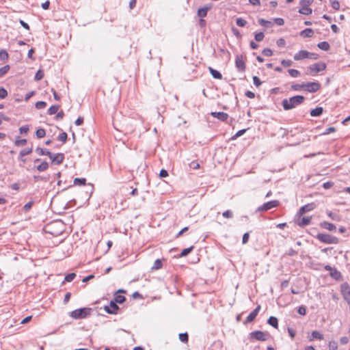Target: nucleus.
I'll return each mask as SVG.
<instances>
[{
  "label": "nucleus",
  "instance_id": "1",
  "mask_svg": "<svg viewBox=\"0 0 350 350\" xmlns=\"http://www.w3.org/2000/svg\"><path fill=\"white\" fill-rule=\"evenodd\" d=\"M304 100V97L303 96H295L288 99H284L282 100V106L284 110H290L301 104Z\"/></svg>",
  "mask_w": 350,
  "mask_h": 350
},
{
  "label": "nucleus",
  "instance_id": "2",
  "mask_svg": "<svg viewBox=\"0 0 350 350\" xmlns=\"http://www.w3.org/2000/svg\"><path fill=\"white\" fill-rule=\"evenodd\" d=\"M91 311L90 308H83L75 310L70 313V316L75 319H84L87 317Z\"/></svg>",
  "mask_w": 350,
  "mask_h": 350
},
{
  "label": "nucleus",
  "instance_id": "3",
  "mask_svg": "<svg viewBox=\"0 0 350 350\" xmlns=\"http://www.w3.org/2000/svg\"><path fill=\"white\" fill-rule=\"evenodd\" d=\"M317 237L320 241L327 244H337L339 242L337 237L325 233H319Z\"/></svg>",
  "mask_w": 350,
  "mask_h": 350
},
{
  "label": "nucleus",
  "instance_id": "4",
  "mask_svg": "<svg viewBox=\"0 0 350 350\" xmlns=\"http://www.w3.org/2000/svg\"><path fill=\"white\" fill-rule=\"evenodd\" d=\"M326 68V64L323 62H318L310 65L308 67L310 74L311 75H315L317 73L324 70Z\"/></svg>",
  "mask_w": 350,
  "mask_h": 350
},
{
  "label": "nucleus",
  "instance_id": "5",
  "mask_svg": "<svg viewBox=\"0 0 350 350\" xmlns=\"http://www.w3.org/2000/svg\"><path fill=\"white\" fill-rule=\"evenodd\" d=\"M321 88V85L318 82H309L304 83V90L314 93Z\"/></svg>",
  "mask_w": 350,
  "mask_h": 350
},
{
  "label": "nucleus",
  "instance_id": "6",
  "mask_svg": "<svg viewBox=\"0 0 350 350\" xmlns=\"http://www.w3.org/2000/svg\"><path fill=\"white\" fill-rule=\"evenodd\" d=\"M278 204H279V202L278 200H272V201L268 202L267 203H265L262 206H259L257 210L258 211H267L272 208L278 206Z\"/></svg>",
  "mask_w": 350,
  "mask_h": 350
},
{
  "label": "nucleus",
  "instance_id": "7",
  "mask_svg": "<svg viewBox=\"0 0 350 350\" xmlns=\"http://www.w3.org/2000/svg\"><path fill=\"white\" fill-rule=\"evenodd\" d=\"M235 65H236V67L237 68L241 71V72H243L245 70V62L243 60V56L241 55H238L236 56V58H235Z\"/></svg>",
  "mask_w": 350,
  "mask_h": 350
},
{
  "label": "nucleus",
  "instance_id": "8",
  "mask_svg": "<svg viewBox=\"0 0 350 350\" xmlns=\"http://www.w3.org/2000/svg\"><path fill=\"white\" fill-rule=\"evenodd\" d=\"M310 56L311 55L310 52L306 50H301L294 55V59L295 61H300L304 59H306Z\"/></svg>",
  "mask_w": 350,
  "mask_h": 350
},
{
  "label": "nucleus",
  "instance_id": "9",
  "mask_svg": "<svg viewBox=\"0 0 350 350\" xmlns=\"http://www.w3.org/2000/svg\"><path fill=\"white\" fill-rule=\"evenodd\" d=\"M251 337L257 340L265 341L267 340V334L261 331H255L250 334Z\"/></svg>",
  "mask_w": 350,
  "mask_h": 350
},
{
  "label": "nucleus",
  "instance_id": "10",
  "mask_svg": "<svg viewBox=\"0 0 350 350\" xmlns=\"http://www.w3.org/2000/svg\"><path fill=\"white\" fill-rule=\"evenodd\" d=\"M118 310V306L114 301H111L109 305L105 307V310L109 314H116Z\"/></svg>",
  "mask_w": 350,
  "mask_h": 350
},
{
  "label": "nucleus",
  "instance_id": "11",
  "mask_svg": "<svg viewBox=\"0 0 350 350\" xmlns=\"http://www.w3.org/2000/svg\"><path fill=\"white\" fill-rule=\"evenodd\" d=\"M341 293L345 300L347 303L350 302V288L347 284H343L341 286Z\"/></svg>",
  "mask_w": 350,
  "mask_h": 350
},
{
  "label": "nucleus",
  "instance_id": "12",
  "mask_svg": "<svg viewBox=\"0 0 350 350\" xmlns=\"http://www.w3.org/2000/svg\"><path fill=\"white\" fill-rule=\"evenodd\" d=\"M316 207V205L314 203H309L304 206H303L298 211V215H301L304 214L306 212L311 211Z\"/></svg>",
  "mask_w": 350,
  "mask_h": 350
},
{
  "label": "nucleus",
  "instance_id": "13",
  "mask_svg": "<svg viewBox=\"0 0 350 350\" xmlns=\"http://www.w3.org/2000/svg\"><path fill=\"white\" fill-rule=\"evenodd\" d=\"M260 310V306L258 305L250 314L247 317L245 323H250L254 320Z\"/></svg>",
  "mask_w": 350,
  "mask_h": 350
},
{
  "label": "nucleus",
  "instance_id": "14",
  "mask_svg": "<svg viewBox=\"0 0 350 350\" xmlns=\"http://www.w3.org/2000/svg\"><path fill=\"white\" fill-rule=\"evenodd\" d=\"M49 158L52 160V162H53L56 164H60L61 163H62L64 157V154L62 153H57V154H52L51 153V156Z\"/></svg>",
  "mask_w": 350,
  "mask_h": 350
},
{
  "label": "nucleus",
  "instance_id": "15",
  "mask_svg": "<svg viewBox=\"0 0 350 350\" xmlns=\"http://www.w3.org/2000/svg\"><path fill=\"white\" fill-rule=\"evenodd\" d=\"M211 116L221 121H226L228 118V113L224 112H211Z\"/></svg>",
  "mask_w": 350,
  "mask_h": 350
},
{
  "label": "nucleus",
  "instance_id": "16",
  "mask_svg": "<svg viewBox=\"0 0 350 350\" xmlns=\"http://www.w3.org/2000/svg\"><path fill=\"white\" fill-rule=\"evenodd\" d=\"M211 8V5H206L203 8L198 9V16H200V18L205 17L207 14L208 10H210Z\"/></svg>",
  "mask_w": 350,
  "mask_h": 350
},
{
  "label": "nucleus",
  "instance_id": "17",
  "mask_svg": "<svg viewBox=\"0 0 350 350\" xmlns=\"http://www.w3.org/2000/svg\"><path fill=\"white\" fill-rule=\"evenodd\" d=\"M321 227L324 228L326 230H328L329 231H334L336 230V228L335 225H334L332 223L327 222V221H323L321 224Z\"/></svg>",
  "mask_w": 350,
  "mask_h": 350
},
{
  "label": "nucleus",
  "instance_id": "18",
  "mask_svg": "<svg viewBox=\"0 0 350 350\" xmlns=\"http://www.w3.org/2000/svg\"><path fill=\"white\" fill-rule=\"evenodd\" d=\"M208 70L213 78L217 79H221L222 75L219 71L213 69L211 67H209Z\"/></svg>",
  "mask_w": 350,
  "mask_h": 350
},
{
  "label": "nucleus",
  "instance_id": "19",
  "mask_svg": "<svg viewBox=\"0 0 350 350\" xmlns=\"http://www.w3.org/2000/svg\"><path fill=\"white\" fill-rule=\"evenodd\" d=\"M313 30L308 28L301 31L300 35L304 38H310L313 35Z\"/></svg>",
  "mask_w": 350,
  "mask_h": 350
},
{
  "label": "nucleus",
  "instance_id": "20",
  "mask_svg": "<svg viewBox=\"0 0 350 350\" xmlns=\"http://www.w3.org/2000/svg\"><path fill=\"white\" fill-rule=\"evenodd\" d=\"M323 111V109L321 107H316L310 111V116L314 117L319 116L322 114Z\"/></svg>",
  "mask_w": 350,
  "mask_h": 350
},
{
  "label": "nucleus",
  "instance_id": "21",
  "mask_svg": "<svg viewBox=\"0 0 350 350\" xmlns=\"http://www.w3.org/2000/svg\"><path fill=\"white\" fill-rule=\"evenodd\" d=\"M301 8L299 9V12L301 14L308 15L312 13V9L308 6L301 5Z\"/></svg>",
  "mask_w": 350,
  "mask_h": 350
},
{
  "label": "nucleus",
  "instance_id": "22",
  "mask_svg": "<svg viewBox=\"0 0 350 350\" xmlns=\"http://www.w3.org/2000/svg\"><path fill=\"white\" fill-rule=\"evenodd\" d=\"M317 46L320 49L325 51H328L329 49V48H330L329 44L327 42H325V41L319 42L317 44Z\"/></svg>",
  "mask_w": 350,
  "mask_h": 350
},
{
  "label": "nucleus",
  "instance_id": "23",
  "mask_svg": "<svg viewBox=\"0 0 350 350\" xmlns=\"http://www.w3.org/2000/svg\"><path fill=\"white\" fill-rule=\"evenodd\" d=\"M267 323L275 328L278 327V321L276 317H270L267 321Z\"/></svg>",
  "mask_w": 350,
  "mask_h": 350
},
{
  "label": "nucleus",
  "instance_id": "24",
  "mask_svg": "<svg viewBox=\"0 0 350 350\" xmlns=\"http://www.w3.org/2000/svg\"><path fill=\"white\" fill-rule=\"evenodd\" d=\"M36 152L40 155H47L49 157L51 156V152L47 150H44L42 148H37Z\"/></svg>",
  "mask_w": 350,
  "mask_h": 350
},
{
  "label": "nucleus",
  "instance_id": "25",
  "mask_svg": "<svg viewBox=\"0 0 350 350\" xmlns=\"http://www.w3.org/2000/svg\"><path fill=\"white\" fill-rule=\"evenodd\" d=\"M330 275L332 278H335L336 280H339L341 278L340 273L335 269H332L330 271Z\"/></svg>",
  "mask_w": 350,
  "mask_h": 350
},
{
  "label": "nucleus",
  "instance_id": "26",
  "mask_svg": "<svg viewBox=\"0 0 350 350\" xmlns=\"http://www.w3.org/2000/svg\"><path fill=\"white\" fill-rule=\"evenodd\" d=\"M247 22L243 19V18H236V24L239 27H245L247 25Z\"/></svg>",
  "mask_w": 350,
  "mask_h": 350
},
{
  "label": "nucleus",
  "instance_id": "27",
  "mask_svg": "<svg viewBox=\"0 0 350 350\" xmlns=\"http://www.w3.org/2000/svg\"><path fill=\"white\" fill-rule=\"evenodd\" d=\"M49 167V164L46 161H44L42 163H41L38 167H37V170L39 171V172H43V171H45Z\"/></svg>",
  "mask_w": 350,
  "mask_h": 350
},
{
  "label": "nucleus",
  "instance_id": "28",
  "mask_svg": "<svg viewBox=\"0 0 350 350\" xmlns=\"http://www.w3.org/2000/svg\"><path fill=\"white\" fill-rule=\"evenodd\" d=\"M311 217H304L301 218V221L299 222V226H306L310 224Z\"/></svg>",
  "mask_w": 350,
  "mask_h": 350
},
{
  "label": "nucleus",
  "instance_id": "29",
  "mask_svg": "<svg viewBox=\"0 0 350 350\" xmlns=\"http://www.w3.org/2000/svg\"><path fill=\"white\" fill-rule=\"evenodd\" d=\"M312 339H314V338L319 339V340L323 339V335L318 331H313L312 332Z\"/></svg>",
  "mask_w": 350,
  "mask_h": 350
},
{
  "label": "nucleus",
  "instance_id": "30",
  "mask_svg": "<svg viewBox=\"0 0 350 350\" xmlns=\"http://www.w3.org/2000/svg\"><path fill=\"white\" fill-rule=\"evenodd\" d=\"M162 267V262L160 259H157L154 264H153V266L152 267V269H159Z\"/></svg>",
  "mask_w": 350,
  "mask_h": 350
},
{
  "label": "nucleus",
  "instance_id": "31",
  "mask_svg": "<svg viewBox=\"0 0 350 350\" xmlns=\"http://www.w3.org/2000/svg\"><path fill=\"white\" fill-rule=\"evenodd\" d=\"M288 72L292 77L294 78L298 77L300 75L299 71L296 69H289Z\"/></svg>",
  "mask_w": 350,
  "mask_h": 350
},
{
  "label": "nucleus",
  "instance_id": "32",
  "mask_svg": "<svg viewBox=\"0 0 350 350\" xmlns=\"http://www.w3.org/2000/svg\"><path fill=\"white\" fill-rule=\"evenodd\" d=\"M36 135L38 138H42L46 135L45 130L43 129H38L36 132Z\"/></svg>",
  "mask_w": 350,
  "mask_h": 350
},
{
  "label": "nucleus",
  "instance_id": "33",
  "mask_svg": "<svg viewBox=\"0 0 350 350\" xmlns=\"http://www.w3.org/2000/svg\"><path fill=\"white\" fill-rule=\"evenodd\" d=\"M258 23L260 25L265 26L266 27H269L271 26V23L270 21H266L265 19L260 18L258 20Z\"/></svg>",
  "mask_w": 350,
  "mask_h": 350
},
{
  "label": "nucleus",
  "instance_id": "34",
  "mask_svg": "<svg viewBox=\"0 0 350 350\" xmlns=\"http://www.w3.org/2000/svg\"><path fill=\"white\" fill-rule=\"evenodd\" d=\"M59 107L57 105H53L48 109V113L49 115H53L58 111Z\"/></svg>",
  "mask_w": 350,
  "mask_h": 350
},
{
  "label": "nucleus",
  "instance_id": "35",
  "mask_svg": "<svg viewBox=\"0 0 350 350\" xmlns=\"http://www.w3.org/2000/svg\"><path fill=\"white\" fill-rule=\"evenodd\" d=\"M291 89L293 90H295V91H299L301 90H304V83L292 85Z\"/></svg>",
  "mask_w": 350,
  "mask_h": 350
},
{
  "label": "nucleus",
  "instance_id": "36",
  "mask_svg": "<svg viewBox=\"0 0 350 350\" xmlns=\"http://www.w3.org/2000/svg\"><path fill=\"white\" fill-rule=\"evenodd\" d=\"M10 69V66L8 65H5L1 68H0V77L5 75Z\"/></svg>",
  "mask_w": 350,
  "mask_h": 350
},
{
  "label": "nucleus",
  "instance_id": "37",
  "mask_svg": "<svg viewBox=\"0 0 350 350\" xmlns=\"http://www.w3.org/2000/svg\"><path fill=\"white\" fill-rule=\"evenodd\" d=\"M113 301H116V303L122 304L125 301V297L120 295H116Z\"/></svg>",
  "mask_w": 350,
  "mask_h": 350
},
{
  "label": "nucleus",
  "instance_id": "38",
  "mask_svg": "<svg viewBox=\"0 0 350 350\" xmlns=\"http://www.w3.org/2000/svg\"><path fill=\"white\" fill-rule=\"evenodd\" d=\"M85 181L86 180L85 178H76L75 180H74V183L75 185H83L85 184Z\"/></svg>",
  "mask_w": 350,
  "mask_h": 350
},
{
  "label": "nucleus",
  "instance_id": "39",
  "mask_svg": "<svg viewBox=\"0 0 350 350\" xmlns=\"http://www.w3.org/2000/svg\"><path fill=\"white\" fill-rule=\"evenodd\" d=\"M76 276V274L75 273H71L65 276V280L66 282H72Z\"/></svg>",
  "mask_w": 350,
  "mask_h": 350
},
{
  "label": "nucleus",
  "instance_id": "40",
  "mask_svg": "<svg viewBox=\"0 0 350 350\" xmlns=\"http://www.w3.org/2000/svg\"><path fill=\"white\" fill-rule=\"evenodd\" d=\"M192 250H193V247H190L184 249L180 253V256L184 257V256H187L189 253H190L192 251Z\"/></svg>",
  "mask_w": 350,
  "mask_h": 350
},
{
  "label": "nucleus",
  "instance_id": "41",
  "mask_svg": "<svg viewBox=\"0 0 350 350\" xmlns=\"http://www.w3.org/2000/svg\"><path fill=\"white\" fill-rule=\"evenodd\" d=\"M265 36L262 32L256 33L254 36L255 40L257 42H260L263 40Z\"/></svg>",
  "mask_w": 350,
  "mask_h": 350
},
{
  "label": "nucleus",
  "instance_id": "42",
  "mask_svg": "<svg viewBox=\"0 0 350 350\" xmlns=\"http://www.w3.org/2000/svg\"><path fill=\"white\" fill-rule=\"evenodd\" d=\"M179 339L180 341L183 342H186L188 341V335L187 333H183L179 334Z\"/></svg>",
  "mask_w": 350,
  "mask_h": 350
},
{
  "label": "nucleus",
  "instance_id": "43",
  "mask_svg": "<svg viewBox=\"0 0 350 350\" xmlns=\"http://www.w3.org/2000/svg\"><path fill=\"white\" fill-rule=\"evenodd\" d=\"M31 152H32V148H25V149L22 150L20 152V155L21 157H24L25 155L30 154Z\"/></svg>",
  "mask_w": 350,
  "mask_h": 350
},
{
  "label": "nucleus",
  "instance_id": "44",
  "mask_svg": "<svg viewBox=\"0 0 350 350\" xmlns=\"http://www.w3.org/2000/svg\"><path fill=\"white\" fill-rule=\"evenodd\" d=\"M14 143L15 145L17 146H22L25 145V144L27 143V140L25 139H16Z\"/></svg>",
  "mask_w": 350,
  "mask_h": 350
},
{
  "label": "nucleus",
  "instance_id": "45",
  "mask_svg": "<svg viewBox=\"0 0 350 350\" xmlns=\"http://www.w3.org/2000/svg\"><path fill=\"white\" fill-rule=\"evenodd\" d=\"M329 350H337V349H338L337 342L335 341H330L329 342Z\"/></svg>",
  "mask_w": 350,
  "mask_h": 350
},
{
  "label": "nucleus",
  "instance_id": "46",
  "mask_svg": "<svg viewBox=\"0 0 350 350\" xmlns=\"http://www.w3.org/2000/svg\"><path fill=\"white\" fill-rule=\"evenodd\" d=\"M44 77V73L42 70H39L36 73V75H35V79L36 81H39L40 79H42Z\"/></svg>",
  "mask_w": 350,
  "mask_h": 350
},
{
  "label": "nucleus",
  "instance_id": "47",
  "mask_svg": "<svg viewBox=\"0 0 350 350\" xmlns=\"http://www.w3.org/2000/svg\"><path fill=\"white\" fill-rule=\"evenodd\" d=\"M0 58L3 60H7L8 59V53L4 50H1L0 51Z\"/></svg>",
  "mask_w": 350,
  "mask_h": 350
},
{
  "label": "nucleus",
  "instance_id": "48",
  "mask_svg": "<svg viewBox=\"0 0 350 350\" xmlns=\"http://www.w3.org/2000/svg\"><path fill=\"white\" fill-rule=\"evenodd\" d=\"M281 64L284 66L289 67V66H292L293 62L291 60H289V59H282L281 61Z\"/></svg>",
  "mask_w": 350,
  "mask_h": 350
},
{
  "label": "nucleus",
  "instance_id": "49",
  "mask_svg": "<svg viewBox=\"0 0 350 350\" xmlns=\"http://www.w3.org/2000/svg\"><path fill=\"white\" fill-rule=\"evenodd\" d=\"M262 53L263 55L265 56H267V57H270L273 54V52L270 49H265L262 51Z\"/></svg>",
  "mask_w": 350,
  "mask_h": 350
},
{
  "label": "nucleus",
  "instance_id": "50",
  "mask_svg": "<svg viewBox=\"0 0 350 350\" xmlns=\"http://www.w3.org/2000/svg\"><path fill=\"white\" fill-rule=\"evenodd\" d=\"M67 139V134L64 132L60 133L58 136V139L62 142H65Z\"/></svg>",
  "mask_w": 350,
  "mask_h": 350
},
{
  "label": "nucleus",
  "instance_id": "51",
  "mask_svg": "<svg viewBox=\"0 0 350 350\" xmlns=\"http://www.w3.org/2000/svg\"><path fill=\"white\" fill-rule=\"evenodd\" d=\"M46 104L44 101H38L36 103V107L37 109H43L46 107Z\"/></svg>",
  "mask_w": 350,
  "mask_h": 350
},
{
  "label": "nucleus",
  "instance_id": "52",
  "mask_svg": "<svg viewBox=\"0 0 350 350\" xmlns=\"http://www.w3.org/2000/svg\"><path fill=\"white\" fill-rule=\"evenodd\" d=\"M331 5L333 9L338 10L340 8V3L338 1H332Z\"/></svg>",
  "mask_w": 350,
  "mask_h": 350
},
{
  "label": "nucleus",
  "instance_id": "53",
  "mask_svg": "<svg viewBox=\"0 0 350 350\" xmlns=\"http://www.w3.org/2000/svg\"><path fill=\"white\" fill-rule=\"evenodd\" d=\"M327 215L333 220H336V221H338L339 220V217L336 214H335V213H332L331 211H329L327 213Z\"/></svg>",
  "mask_w": 350,
  "mask_h": 350
},
{
  "label": "nucleus",
  "instance_id": "54",
  "mask_svg": "<svg viewBox=\"0 0 350 350\" xmlns=\"http://www.w3.org/2000/svg\"><path fill=\"white\" fill-rule=\"evenodd\" d=\"M313 2V0H301L300 1V5H304V6H308L309 7V5Z\"/></svg>",
  "mask_w": 350,
  "mask_h": 350
},
{
  "label": "nucleus",
  "instance_id": "55",
  "mask_svg": "<svg viewBox=\"0 0 350 350\" xmlns=\"http://www.w3.org/2000/svg\"><path fill=\"white\" fill-rule=\"evenodd\" d=\"M253 83L256 87L260 86L261 84L260 79L256 76L253 77Z\"/></svg>",
  "mask_w": 350,
  "mask_h": 350
},
{
  "label": "nucleus",
  "instance_id": "56",
  "mask_svg": "<svg viewBox=\"0 0 350 350\" xmlns=\"http://www.w3.org/2000/svg\"><path fill=\"white\" fill-rule=\"evenodd\" d=\"M7 91L3 88H0V98H4L7 96Z\"/></svg>",
  "mask_w": 350,
  "mask_h": 350
},
{
  "label": "nucleus",
  "instance_id": "57",
  "mask_svg": "<svg viewBox=\"0 0 350 350\" xmlns=\"http://www.w3.org/2000/svg\"><path fill=\"white\" fill-rule=\"evenodd\" d=\"M276 44H277V45H278V46H280V47H283V46H285V44H286V42H285L284 39H283V38H280V39H278V40H277Z\"/></svg>",
  "mask_w": 350,
  "mask_h": 350
},
{
  "label": "nucleus",
  "instance_id": "58",
  "mask_svg": "<svg viewBox=\"0 0 350 350\" xmlns=\"http://www.w3.org/2000/svg\"><path fill=\"white\" fill-rule=\"evenodd\" d=\"M274 22L279 26L283 25L284 23V21L282 18H275Z\"/></svg>",
  "mask_w": 350,
  "mask_h": 350
},
{
  "label": "nucleus",
  "instance_id": "59",
  "mask_svg": "<svg viewBox=\"0 0 350 350\" xmlns=\"http://www.w3.org/2000/svg\"><path fill=\"white\" fill-rule=\"evenodd\" d=\"M222 215L226 218H231L232 217V213L230 211L228 210L224 211L222 213Z\"/></svg>",
  "mask_w": 350,
  "mask_h": 350
},
{
  "label": "nucleus",
  "instance_id": "60",
  "mask_svg": "<svg viewBox=\"0 0 350 350\" xmlns=\"http://www.w3.org/2000/svg\"><path fill=\"white\" fill-rule=\"evenodd\" d=\"M249 237H250V234L248 232H245L243 235L242 242L243 244H245L246 243H247V241L249 240Z\"/></svg>",
  "mask_w": 350,
  "mask_h": 350
},
{
  "label": "nucleus",
  "instance_id": "61",
  "mask_svg": "<svg viewBox=\"0 0 350 350\" xmlns=\"http://www.w3.org/2000/svg\"><path fill=\"white\" fill-rule=\"evenodd\" d=\"M232 31L233 34H234L237 38H241V33H240L239 31L237 28H235V27H232Z\"/></svg>",
  "mask_w": 350,
  "mask_h": 350
},
{
  "label": "nucleus",
  "instance_id": "62",
  "mask_svg": "<svg viewBox=\"0 0 350 350\" xmlns=\"http://www.w3.org/2000/svg\"><path fill=\"white\" fill-rule=\"evenodd\" d=\"M29 131V126L27 125L20 127L19 131L21 133H26Z\"/></svg>",
  "mask_w": 350,
  "mask_h": 350
},
{
  "label": "nucleus",
  "instance_id": "63",
  "mask_svg": "<svg viewBox=\"0 0 350 350\" xmlns=\"http://www.w3.org/2000/svg\"><path fill=\"white\" fill-rule=\"evenodd\" d=\"M298 313L301 315H305L306 313V309L304 306H300L298 308Z\"/></svg>",
  "mask_w": 350,
  "mask_h": 350
},
{
  "label": "nucleus",
  "instance_id": "64",
  "mask_svg": "<svg viewBox=\"0 0 350 350\" xmlns=\"http://www.w3.org/2000/svg\"><path fill=\"white\" fill-rule=\"evenodd\" d=\"M83 118L82 117H79L76 120H75V124L77 126H80L83 124Z\"/></svg>",
  "mask_w": 350,
  "mask_h": 350
}]
</instances>
